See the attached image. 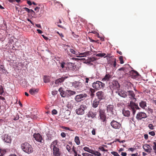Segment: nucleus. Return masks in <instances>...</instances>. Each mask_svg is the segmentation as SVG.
<instances>
[{"label": "nucleus", "mask_w": 156, "mask_h": 156, "mask_svg": "<svg viewBox=\"0 0 156 156\" xmlns=\"http://www.w3.org/2000/svg\"><path fill=\"white\" fill-rule=\"evenodd\" d=\"M58 140H55L50 145V147L52 150L53 156H62V152L58 147Z\"/></svg>", "instance_id": "1"}, {"label": "nucleus", "mask_w": 156, "mask_h": 156, "mask_svg": "<svg viewBox=\"0 0 156 156\" xmlns=\"http://www.w3.org/2000/svg\"><path fill=\"white\" fill-rule=\"evenodd\" d=\"M21 147L24 151L28 154L30 153L33 151L31 146L26 142L21 144Z\"/></svg>", "instance_id": "2"}, {"label": "nucleus", "mask_w": 156, "mask_h": 156, "mask_svg": "<svg viewBox=\"0 0 156 156\" xmlns=\"http://www.w3.org/2000/svg\"><path fill=\"white\" fill-rule=\"evenodd\" d=\"M128 108L132 111L133 115L136 113V109H140L138 107V105L133 101H131L129 103H128Z\"/></svg>", "instance_id": "3"}, {"label": "nucleus", "mask_w": 156, "mask_h": 156, "mask_svg": "<svg viewBox=\"0 0 156 156\" xmlns=\"http://www.w3.org/2000/svg\"><path fill=\"white\" fill-rule=\"evenodd\" d=\"M107 111L108 113H110L112 115V116L113 117L114 116L116 115V110L114 108V106L111 105H109L107 106Z\"/></svg>", "instance_id": "4"}, {"label": "nucleus", "mask_w": 156, "mask_h": 156, "mask_svg": "<svg viewBox=\"0 0 156 156\" xmlns=\"http://www.w3.org/2000/svg\"><path fill=\"white\" fill-rule=\"evenodd\" d=\"M105 84L101 82L97 81L96 82H94L92 84V87L93 88L96 90H99L101 88L104 87Z\"/></svg>", "instance_id": "5"}, {"label": "nucleus", "mask_w": 156, "mask_h": 156, "mask_svg": "<svg viewBox=\"0 0 156 156\" xmlns=\"http://www.w3.org/2000/svg\"><path fill=\"white\" fill-rule=\"evenodd\" d=\"M87 106L84 105H82L80 107L76 110V112L78 115H82L84 113V110L87 109Z\"/></svg>", "instance_id": "6"}, {"label": "nucleus", "mask_w": 156, "mask_h": 156, "mask_svg": "<svg viewBox=\"0 0 156 156\" xmlns=\"http://www.w3.org/2000/svg\"><path fill=\"white\" fill-rule=\"evenodd\" d=\"M105 110L104 109H99V116L100 119L102 122H104L106 120V115L105 113Z\"/></svg>", "instance_id": "7"}, {"label": "nucleus", "mask_w": 156, "mask_h": 156, "mask_svg": "<svg viewBox=\"0 0 156 156\" xmlns=\"http://www.w3.org/2000/svg\"><path fill=\"white\" fill-rule=\"evenodd\" d=\"M87 95L85 94H82L76 95L75 98V100L76 102H80L85 99Z\"/></svg>", "instance_id": "8"}, {"label": "nucleus", "mask_w": 156, "mask_h": 156, "mask_svg": "<svg viewBox=\"0 0 156 156\" xmlns=\"http://www.w3.org/2000/svg\"><path fill=\"white\" fill-rule=\"evenodd\" d=\"M111 126L113 128L119 129L121 127V124L119 122L113 120L110 123Z\"/></svg>", "instance_id": "9"}, {"label": "nucleus", "mask_w": 156, "mask_h": 156, "mask_svg": "<svg viewBox=\"0 0 156 156\" xmlns=\"http://www.w3.org/2000/svg\"><path fill=\"white\" fill-rule=\"evenodd\" d=\"M147 117V115L145 112H140L137 114L136 118L138 120H140L142 119L146 118Z\"/></svg>", "instance_id": "10"}, {"label": "nucleus", "mask_w": 156, "mask_h": 156, "mask_svg": "<svg viewBox=\"0 0 156 156\" xmlns=\"http://www.w3.org/2000/svg\"><path fill=\"white\" fill-rule=\"evenodd\" d=\"M120 88V85L116 80H114L112 82V90L118 91Z\"/></svg>", "instance_id": "11"}, {"label": "nucleus", "mask_w": 156, "mask_h": 156, "mask_svg": "<svg viewBox=\"0 0 156 156\" xmlns=\"http://www.w3.org/2000/svg\"><path fill=\"white\" fill-rule=\"evenodd\" d=\"M35 139L36 140L41 143V144H44V140H43L42 137L39 133H34L33 135Z\"/></svg>", "instance_id": "12"}, {"label": "nucleus", "mask_w": 156, "mask_h": 156, "mask_svg": "<svg viewBox=\"0 0 156 156\" xmlns=\"http://www.w3.org/2000/svg\"><path fill=\"white\" fill-rule=\"evenodd\" d=\"M2 139L5 142L7 143H10L12 141L11 136L6 134H4L2 136Z\"/></svg>", "instance_id": "13"}, {"label": "nucleus", "mask_w": 156, "mask_h": 156, "mask_svg": "<svg viewBox=\"0 0 156 156\" xmlns=\"http://www.w3.org/2000/svg\"><path fill=\"white\" fill-rule=\"evenodd\" d=\"M96 95L99 99V101L104 99L105 98V96L104 92L102 91H98L96 93Z\"/></svg>", "instance_id": "14"}, {"label": "nucleus", "mask_w": 156, "mask_h": 156, "mask_svg": "<svg viewBox=\"0 0 156 156\" xmlns=\"http://www.w3.org/2000/svg\"><path fill=\"white\" fill-rule=\"evenodd\" d=\"M105 57H109L111 58L109 60V63L112 65H113L114 67H115L116 65V59L114 58V56H111V57L108 55L106 56Z\"/></svg>", "instance_id": "15"}, {"label": "nucleus", "mask_w": 156, "mask_h": 156, "mask_svg": "<svg viewBox=\"0 0 156 156\" xmlns=\"http://www.w3.org/2000/svg\"><path fill=\"white\" fill-rule=\"evenodd\" d=\"M128 95L129 97V98L131 99L134 100V101L135 102L136 99L135 98V94L133 91L132 90H128L127 91Z\"/></svg>", "instance_id": "16"}, {"label": "nucleus", "mask_w": 156, "mask_h": 156, "mask_svg": "<svg viewBox=\"0 0 156 156\" xmlns=\"http://www.w3.org/2000/svg\"><path fill=\"white\" fill-rule=\"evenodd\" d=\"M68 78L67 76H62V77L59 78L55 81V83L56 85H59L62 82H63L64 80Z\"/></svg>", "instance_id": "17"}, {"label": "nucleus", "mask_w": 156, "mask_h": 156, "mask_svg": "<svg viewBox=\"0 0 156 156\" xmlns=\"http://www.w3.org/2000/svg\"><path fill=\"white\" fill-rule=\"evenodd\" d=\"M39 91L38 89H35L32 88L29 91V93L31 95H35Z\"/></svg>", "instance_id": "18"}, {"label": "nucleus", "mask_w": 156, "mask_h": 156, "mask_svg": "<svg viewBox=\"0 0 156 156\" xmlns=\"http://www.w3.org/2000/svg\"><path fill=\"white\" fill-rule=\"evenodd\" d=\"M115 92L117 93L118 94L122 97L125 98L127 96L126 93L123 91H119L118 90L116 91Z\"/></svg>", "instance_id": "19"}, {"label": "nucleus", "mask_w": 156, "mask_h": 156, "mask_svg": "<svg viewBox=\"0 0 156 156\" xmlns=\"http://www.w3.org/2000/svg\"><path fill=\"white\" fill-rule=\"evenodd\" d=\"M139 106L142 109H145L147 107V103L145 101H142L139 102Z\"/></svg>", "instance_id": "20"}, {"label": "nucleus", "mask_w": 156, "mask_h": 156, "mask_svg": "<svg viewBox=\"0 0 156 156\" xmlns=\"http://www.w3.org/2000/svg\"><path fill=\"white\" fill-rule=\"evenodd\" d=\"M87 115L88 117H91L93 118L96 116V112H94L91 111H90L88 112Z\"/></svg>", "instance_id": "21"}, {"label": "nucleus", "mask_w": 156, "mask_h": 156, "mask_svg": "<svg viewBox=\"0 0 156 156\" xmlns=\"http://www.w3.org/2000/svg\"><path fill=\"white\" fill-rule=\"evenodd\" d=\"M100 102V101L98 100L97 99H95L93 101L92 103V106L94 108H97Z\"/></svg>", "instance_id": "22"}, {"label": "nucleus", "mask_w": 156, "mask_h": 156, "mask_svg": "<svg viewBox=\"0 0 156 156\" xmlns=\"http://www.w3.org/2000/svg\"><path fill=\"white\" fill-rule=\"evenodd\" d=\"M131 74H130V75L132 76V78H135L139 75L138 73L135 71H133L131 72Z\"/></svg>", "instance_id": "23"}, {"label": "nucleus", "mask_w": 156, "mask_h": 156, "mask_svg": "<svg viewBox=\"0 0 156 156\" xmlns=\"http://www.w3.org/2000/svg\"><path fill=\"white\" fill-rule=\"evenodd\" d=\"M122 113L124 116L127 117L129 116L130 114V112L129 111L126 110L125 109H123L122 110Z\"/></svg>", "instance_id": "24"}, {"label": "nucleus", "mask_w": 156, "mask_h": 156, "mask_svg": "<svg viewBox=\"0 0 156 156\" xmlns=\"http://www.w3.org/2000/svg\"><path fill=\"white\" fill-rule=\"evenodd\" d=\"M111 77V76L109 74H106L105 77L102 79V81H109Z\"/></svg>", "instance_id": "25"}, {"label": "nucleus", "mask_w": 156, "mask_h": 156, "mask_svg": "<svg viewBox=\"0 0 156 156\" xmlns=\"http://www.w3.org/2000/svg\"><path fill=\"white\" fill-rule=\"evenodd\" d=\"M0 72L4 74H5L7 73V70L5 69L4 66L2 65L0 66Z\"/></svg>", "instance_id": "26"}, {"label": "nucleus", "mask_w": 156, "mask_h": 156, "mask_svg": "<svg viewBox=\"0 0 156 156\" xmlns=\"http://www.w3.org/2000/svg\"><path fill=\"white\" fill-rule=\"evenodd\" d=\"M67 90L66 91H64L63 92H61V96L63 98H68V94Z\"/></svg>", "instance_id": "27"}, {"label": "nucleus", "mask_w": 156, "mask_h": 156, "mask_svg": "<svg viewBox=\"0 0 156 156\" xmlns=\"http://www.w3.org/2000/svg\"><path fill=\"white\" fill-rule=\"evenodd\" d=\"M68 94V98L72 95L75 94L76 92L75 91H73L71 90H67Z\"/></svg>", "instance_id": "28"}, {"label": "nucleus", "mask_w": 156, "mask_h": 156, "mask_svg": "<svg viewBox=\"0 0 156 156\" xmlns=\"http://www.w3.org/2000/svg\"><path fill=\"white\" fill-rule=\"evenodd\" d=\"M69 51L72 54L75 55H79V52L78 51H75L73 49L70 48L69 49Z\"/></svg>", "instance_id": "29"}, {"label": "nucleus", "mask_w": 156, "mask_h": 156, "mask_svg": "<svg viewBox=\"0 0 156 156\" xmlns=\"http://www.w3.org/2000/svg\"><path fill=\"white\" fill-rule=\"evenodd\" d=\"M90 51H87L84 53H81L79 54L80 55H83V56H86L90 55Z\"/></svg>", "instance_id": "30"}, {"label": "nucleus", "mask_w": 156, "mask_h": 156, "mask_svg": "<svg viewBox=\"0 0 156 156\" xmlns=\"http://www.w3.org/2000/svg\"><path fill=\"white\" fill-rule=\"evenodd\" d=\"M92 154L97 156H101V154L98 151H95L93 150L92 152Z\"/></svg>", "instance_id": "31"}, {"label": "nucleus", "mask_w": 156, "mask_h": 156, "mask_svg": "<svg viewBox=\"0 0 156 156\" xmlns=\"http://www.w3.org/2000/svg\"><path fill=\"white\" fill-rule=\"evenodd\" d=\"M74 140H75V143H76V144L77 145H79L80 144V141L79 138L78 136H75V138Z\"/></svg>", "instance_id": "32"}, {"label": "nucleus", "mask_w": 156, "mask_h": 156, "mask_svg": "<svg viewBox=\"0 0 156 156\" xmlns=\"http://www.w3.org/2000/svg\"><path fill=\"white\" fill-rule=\"evenodd\" d=\"M83 150L90 153L92 154V152L93 151L92 150L90 149L89 147H85L83 148Z\"/></svg>", "instance_id": "33"}, {"label": "nucleus", "mask_w": 156, "mask_h": 156, "mask_svg": "<svg viewBox=\"0 0 156 156\" xmlns=\"http://www.w3.org/2000/svg\"><path fill=\"white\" fill-rule=\"evenodd\" d=\"M127 84L128 87L127 88L128 90L131 89V87L133 86V84L130 82H128L127 83Z\"/></svg>", "instance_id": "34"}, {"label": "nucleus", "mask_w": 156, "mask_h": 156, "mask_svg": "<svg viewBox=\"0 0 156 156\" xmlns=\"http://www.w3.org/2000/svg\"><path fill=\"white\" fill-rule=\"evenodd\" d=\"M67 65L64 62H62L61 63L60 66L63 69L66 68Z\"/></svg>", "instance_id": "35"}, {"label": "nucleus", "mask_w": 156, "mask_h": 156, "mask_svg": "<svg viewBox=\"0 0 156 156\" xmlns=\"http://www.w3.org/2000/svg\"><path fill=\"white\" fill-rule=\"evenodd\" d=\"M106 55V54L105 53H98V54H97L96 55V56L98 57H105V56Z\"/></svg>", "instance_id": "36"}, {"label": "nucleus", "mask_w": 156, "mask_h": 156, "mask_svg": "<svg viewBox=\"0 0 156 156\" xmlns=\"http://www.w3.org/2000/svg\"><path fill=\"white\" fill-rule=\"evenodd\" d=\"M143 148L144 149H145L151 148L149 144H146L144 145L143 147Z\"/></svg>", "instance_id": "37"}, {"label": "nucleus", "mask_w": 156, "mask_h": 156, "mask_svg": "<svg viewBox=\"0 0 156 156\" xmlns=\"http://www.w3.org/2000/svg\"><path fill=\"white\" fill-rule=\"evenodd\" d=\"M98 149L100 151L104 152H107L108 151V150L105 149L104 147L101 146L100 147L98 148Z\"/></svg>", "instance_id": "38"}, {"label": "nucleus", "mask_w": 156, "mask_h": 156, "mask_svg": "<svg viewBox=\"0 0 156 156\" xmlns=\"http://www.w3.org/2000/svg\"><path fill=\"white\" fill-rule=\"evenodd\" d=\"M44 81L45 83H48L50 81V80L49 78L48 77H45L44 78Z\"/></svg>", "instance_id": "39"}, {"label": "nucleus", "mask_w": 156, "mask_h": 156, "mask_svg": "<svg viewBox=\"0 0 156 156\" xmlns=\"http://www.w3.org/2000/svg\"><path fill=\"white\" fill-rule=\"evenodd\" d=\"M111 153L114 156H120V155L116 152L112 151L111 152Z\"/></svg>", "instance_id": "40"}, {"label": "nucleus", "mask_w": 156, "mask_h": 156, "mask_svg": "<svg viewBox=\"0 0 156 156\" xmlns=\"http://www.w3.org/2000/svg\"><path fill=\"white\" fill-rule=\"evenodd\" d=\"M19 119V115L17 114H16L15 116H14V118L13 119L14 120H18Z\"/></svg>", "instance_id": "41"}, {"label": "nucleus", "mask_w": 156, "mask_h": 156, "mask_svg": "<svg viewBox=\"0 0 156 156\" xmlns=\"http://www.w3.org/2000/svg\"><path fill=\"white\" fill-rule=\"evenodd\" d=\"M119 60L120 61V63L121 64H123L124 63V62L123 61V57L122 56H120L119 57Z\"/></svg>", "instance_id": "42"}, {"label": "nucleus", "mask_w": 156, "mask_h": 156, "mask_svg": "<svg viewBox=\"0 0 156 156\" xmlns=\"http://www.w3.org/2000/svg\"><path fill=\"white\" fill-rule=\"evenodd\" d=\"M83 156H94L93 155L88 153H84L82 154Z\"/></svg>", "instance_id": "43"}, {"label": "nucleus", "mask_w": 156, "mask_h": 156, "mask_svg": "<svg viewBox=\"0 0 156 156\" xmlns=\"http://www.w3.org/2000/svg\"><path fill=\"white\" fill-rule=\"evenodd\" d=\"M144 151L148 153H151L152 151V148H150V149H144Z\"/></svg>", "instance_id": "44"}, {"label": "nucleus", "mask_w": 156, "mask_h": 156, "mask_svg": "<svg viewBox=\"0 0 156 156\" xmlns=\"http://www.w3.org/2000/svg\"><path fill=\"white\" fill-rule=\"evenodd\" d=\"M148 127L151 129H154V126L152 124H149L148 125Z\"/></svg>", "instance_id": "45"}, {"label": "nucleus", "mask_w": 156, "mask_h": 156, "mask_svg": "<svg viewBox=\"0 0 156 156\" xmlns=\"http://www.w3.org/2000/svg\"><path fill=\"white\" fill-rule=\"evenodd\" d=\"M66 150L68 151L69 152H70L71 148L69 145H67L66 146Z\"/></svg>", "instance_id": "46"}, {"label": "nucleus", "mask_w": 156, "mask_h": 156, "mask_svg": "<svg viewBox=\"0 0 156 156\" xmlns=\"http://www.w3.org/2000/svg\"><path fill=\"white\" fill-rule=\"evenodd\" d=\"M3 90L2 86L0 85V95H2L3 93Z\"/></svg>", "instance_id": "47"}, {"label": "nucleus", "mask_w": 156, "mask_h": 156, "mask_svg": "<svg viewBox=\"0 0 156 156\" xmlns=\"http://www.w3.org/2000/svg\"><path fill=\"white\" fill-rule=\"evenodd\" d=\"M57 113V111L55 109H53L52 111V115H56Z\"/></svg>", "instance_id": "48"}, {"label": "nucleus", "mask_w": 156, "mask_h": 156, "mask_svg": "<svg viewBox=\"0 0 156 156\" xmlns=\"http://www.w3.org/2000/svg\"><path fill=\"white\" fill-rule=\"evenodd\" d=\"M25 9L27 12L28 13H30V9L28 8H27V7H24L22 9Z\"/></svg>", "instance_id": "49"}, {"label": "nucleus", "mask_w": 156, "mask_h": 156, "mask_svg": "<svg viewBox=\"0 0 156 156\" xmlns=\"http://www.w3.org/2000/svg\"><path fill=\"white\" fill-rule=\"evenodd\" d=\"M71 102H72V103H73V104H72V107H75V106H76V104L77 102H75V101H71Z\"/></svg>", "instance_id": "50"}, {"label": "nucleus", "mask_w": 156, "mask_h": 156, "mask_svg": "<svg viewBox=\"0 0 156 156\" xmlns=\"http://www.w3.org/2000/svg\"><path fill=\"white\" fill-rule=\"evenodd\" d=\"M148 133L152 136H154L155 135V133L154 131L149 132Z\"/></svg>", "instance_id": "51"}, {"label": "nucleus", "mask_w": 156, "mask_h": 156, "mask_svg": "<svg viewBox=\"0 0 156 156\" xmlns=\"http://www.w3.org/2000/svg\"><path fill=\"white\" fill-rule=\"evenodd\" d=\"M92 133L93 135H95L96 134V129H93L91 132Z\"/></svg>", "instance_id": "52"}, {"label": "nucleus", "mask_w": 156, "mask_h": 156, "mask_svg": "<svg viewBox=\"0 0 156 156\" xmlns=\"http://www.w3.org/2000/svg\"><path fill=\"white\" fill-rule=\"evenodd\" d=\"M61 135L62 137H65L66 136V134L64 132H62L61 134Z\"/></svg>", "instance_id": "53"}, {"label": "nucleus", "mask_w": 156, "mask_h": 156, "mask_svg": "<svg viewBox=\"0 0 156 156\" xmlns=\"http://www.w3.org/2000/svg\"><path fill=\"white\" fill-rule=\"evenodd\" d=\"M135 150V148L131 147L128 149V151H131L132 152H133Z\"/></svg>", "instance_id": "54"}, {"label": "nucleus", "mask_w": 156, "mask_h": 156, "mask_svg": "<svg viewBox=\"0 0 156 156\" xmlns=\"http://www.w3.org/2000/svg\"><path fill=\"white\" fill-rule=\"evenodd\" d=\"M70 47L69 45H67L66 44H64L63 45V47H64V49L65 51H66L67 50V48H65V47Z\"/></svg>", "instance_id": "55"}, {"label": "nucleus", "mask_w": 156, "mask_h": 156, "mask_svg": "<svg viewBox=\"0 0 156 156\" xmlns=\"http://www.w3.org/2000/svg\"><path fill=\"white\" fill-rule=\"evenodd\" d=\"M148 111H149V112L151 113H152L153 112V109L151 108H148Z\"/></svg>", "instance_id": "56"}, {"label": "nucleus", "mask_w": 156, "mask_h": 156, "mask_svg": "<svg viewBox=\"0 0 156 156\" xmlns=\"http://www.w3.org/2000/svg\"><path fill=\"white\" fill-rule=\"evenodd\" d=\"M131 156H139L137 153H136L135 154H131Z\"/></svg>", "instance_id": "57"}, {"label": "nucleus", "mask_w": 156, "mask_h": 156, "mask_svg": "<svg viewBox=\"0 0 156 156\" xmlns=\"http://www.w3.org/2000/svg\"><path fill=\"white\" fill-rule=\"evenodd\" d=\"M121 155L122 156H126L127 155V153L126 152H122Z\"/></svg>", "instance_id": "58"}, {"label": "nucleus", "mask_w": 156, "mask_h": 156, "mask_svg": "<svg viewBox=\"0 0 156 156\" xmlns=\"http://www.w3.org/2000/svg\"><path fill=\"white\" fill-rule=\"evenodd\" d=\"M30 13L31 15H34L35 13L34 12L32 9H30Z\"/></svg>", "instance_id": "59"}, {"label": "nucleus", "mask_w": 156, "mask_h": 156, "mask_svg": "<svg viewBox=\"0 0 156 156\" xmlns=\"http://www.w3.org/2000/svg\"><path fill=\"white\" fill-rule=\"evenodd\" d=\"M94 93H93V92H91V94H90V98H93L94 96Z\"/></svg>", "instance_id": "60"}, {"label": "nucleus", "mask_w": 156, "mask_h": 156, "mask_svg": "<svg viewBox=\"0 0 156 156\" xmlns=\"http://www.w3.org/2000/svg\"><path fill=\"white\" fill-rule=\"evenodd\" d=\"M144 137L145 140H147L148 139V136L147 134L144 135Z\"/></svg>", "instance_id": "61"}, {"label": "nucleus", "mask_w": 156, "mask_h": 156, "mask_svg": "<svg viewBox=\"0 0 156 156\" xmlns=\"http://www.w3.org/2000/svg\"><path fill=\"white\" fill-rule=\"evenodd\" d=\"M37 30L38 32V33L39 34H41L42 33V31L39 29H37Z\"/></svg>", "instance_id": "62"}, {"label": "nucleus", "mask_w": 156, "mask_h": 156, "mask_svg": "<svg viewBox=\"0 0 156 156\" xmlns=\"http://www.w3.org/2000/svg\"><path fill=\"white\" fill-rule=\"evenodd\" d=\"M27 3L30 5H31L32 4L31 2L30 1H27Z\"/></svg>", "instance_id": "63"}, {"label": "nucleus", "mask_w": 156, "mask_h": 156, "mask_svg": "<svg viewBox=\"0 0 156 156\" xmlns=\"http://www.w3.org/2000/svg\"><path fill=\"white\" fill-rule=\"evenodd\" d=\"M153 150L154 151V153H156V147H155L154 146H153Z\"/></svg>", "instance_id": "64"}]
</instances>
